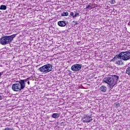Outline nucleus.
Here are the masks:
<instances>
[{
  "label": "nucleus",
  "mask_w": 130,
  "mask_h": 130,
  "mask_svg": "<svg viewBox=\"0 0 130 130\" xmlns=\"http://www.w3.org/2000/svg\"><path fill=\"white\" fill-rule=\"evenodd\" d=\"M18 35V34H13L11 36H4L0 38V43L2 45H7V44H11L12 41L14 40V38Z\"/></svg>",
  "instance_id": "obj_2"
},
{
  "label": "nucleus",
  "mask_w": 130,
  "mask_h": 130,
  "mask_svg": "<svg viewBox=\"0 0 130 130\" xmlns=\"http://www.w3.org/2000/svg\"><path fill=\"white\" fill-rule=\"evenodd\" d=\"M119 78V77L116 75L108 76L104 79V82L109 85L111 89H112L117 84Z\"/></svg>",
  "instance_id": "obj_1"
},
{
  "label": "nucleus",
  "mask_w": 130,
  "mask_h": 130,
  "mask_svg": "<svg viewBox=\"0 0 130 130\" xmlns=\"http://www.w3.org/2000/svg\"><path fill=\"white\" fill-rule=\"evenodd\" d=\"M24 86L20 81L17 82L16 83H14L12 86V89L15 92H20L22 90L24 89Z\"/></svg>",
  "instance_id": "obj_4"
},
{
  "label": "nucleus",
  "mask_w": 130,
  "mask_h": 130,
  "mask_svg": "<svg viewBox=\"0 0 130 130\" xmlns=\"http://www.w3.org/2000/svg\"><path fill=\"white\" fill-rule=\"evenodd\" d=\"M4 130H14L13 128L11 127H6Z\"/></svg>",
  "instance_id": "obj_18"
},
{
  "label": "nucleus",
  "mask_w": 130,
  "mask_h": 130,
  "mask_svg": "<svg viewBox=\"0 0 130 130\" xmlns=\"http://www.w3.org/2000/svg\"><path fill=\"white\" fill-rule=\"evenodd\" d=\"M39 71L40 72H42L43 73H45V74H47V73H49V72H51L52 71V66L50 64H47L40 67L39 69Z\"/></svg>",
  "instance_id": "obj_5"
},
{
  "label": "nucleus",
  "mask_w": 130,
  "mask_h": 130,
  "mask_svg": "<svg viewBox=\"0 0 130 130\" xmlns=\"http://www.w3.org/2000/svg\"><path fill=\"white\" fill-rule=\"evenodd\" d=\"M0 10H7V6L6 5H1L0 7Z\"/></svg>",
  "instance_id": "obj_13"
},
{
  "label": "nucleus",
  "mask_w": 130,
  "mask_h": 130,
  "mask_svg": "<svg viewBox=\"0 0 130 130\" xmlns=\"http://www.w3.org/2000/svg\"><path fill=\"white\" fill-rule=\"evenodd\" d=\"M52 117L53 118H58V117H59V114L57 113H54L52 115Z\"/></svg>",
  "instance_id": "obj_11"
},
{
  "label": "nucleus",
  "mask_w": 130,
  "mask_h": 130,
  "mask_svg": "<svg viewBox=\"0 0 130 130\" xmlns=\"http://www.w3.org/2000/svg\"><path fill=\"white\" fill-rule=\"evenodd\" d=\"M3 99V98L2 97V96L0 95V100H2Z\"/></svg>",
  "instance_id": "obj_24"
},
{
  "label": "nucleus",
  "mask_w": 130,
  "mask_h": 130,
  "mask_svg": "<svg viewBox=\"0 0 130 130\" xmlns=\"http://www.w3.org/2000/svg\"><path fill=\"white\" fill-rule=\"evenodd\" d=\"M100 90L103 93H105V92H106V91L107 90V87H106V86H105V85H103L101 86Z\"/></svg>",
  "instance_id": "obj_10"
},
{
  "label": "nucleus",
  "mask_w": 130,
  "mask_h": 130,
  "mask_svg": "<svg viewBox=\"0 0 130 130\" xmlns=\"http://www.w3.org/2000/svg\"><path fill=\"white\" fill-rule=\"evenodd\" d=\"M82 69V64H75L71 67V70L73 72H78Z\"/></svg>",
  "instance_id": "obj_6"
},
{
  "label": "nucleus",
  "mask_w": 130,
  "mask_h": 130,
  "mask_svg": "<svg viewBox=\"0 0 130 130\" xmlns=\"http://www.w3.org/2000/svg\"><path fill=\"white\" fill-rule=\"evenodd\" d=\"M2 77V73H0V78Z\"/></svg>",
  "instance_id": "obj_26"
},
{
  "label": "nucleus",
  "mask_w": 130,
  "mask_h": 130,
  "mask_svg": "<svg viewBox=\"0 0 130 130\" xmlns=\"http://www.w3.org/2000/svg\"><path fill=\"white\" fill-rule=\"evenodd\" d=\"M82 120L83 122H91L92 120H93V118H92V117L91 116H88L87 115H85L82 118Z\"/></svg>",
  "instance_id": "obj_7"
},
{
  "label": "nucleus",
  "mask_w": 130,
  "mask_h": 130,
  "mask_svg": "<svg viewBox=\"0 0 130 130\" xmlns=\"http://www.w3.org/2000/svg\"><path fill=\"white\" fill-rule=\"evenodd\" d=\"M75 15L73 16V19H75V18H77V17H79V16H80V13L77 12H75Z\"/></svg>",
  "instance_id": "obj_15"
},
{
  "label": "nucleus",
  "mask_w": 130,
  "mask_h": 130,
  "mask_svg": "<svg viewBox=\"0 0 130 130\" xmlns=\"http://www.w3.org/2000/svg\"><path fill=\"white\" fill-rule=\"evenodd\" d=\"M90 8H91V7H90V5H88V6L86 7V9H90Z\"/></svg>",
  "instance_id": "obj_22"
},
{
  "label": "nucleus",
  "mask_w": 130,
  "mask_h": 130,
  "mask_svg": "<svg viewBox=\"0 0 130 130\" xmlns=\"http://www.w3.org/2000/svg\"><path fill=\"white\" fill-rule=\"evenodd\" d=\"M118 59L123 60H128L130 59V50L128 51L121 52L117 55Z\"/></svg>",
  "instance_id": "obj_3"
},
{
  "label": "nucleus",
  "mask_w": 130,
  "mask_h": 130,
  "mask_svg": "<svg viewBox=\"0 0 130 130\" xmlns=\"http://www.w3.org/2000/svg\"><path fill=\"white\" fill-rule=\"evenodd\" d=\"M118 55H116V56L114 57L112 59V61H113L115 60V59H117V58H117V56H118Z\"/></svg>",
  "instance_id": "obj_20"
},
{
  "label": "nucleus",
  "mask_w": 130,
  "mask_h": 130,
  "mask_svg": "<svg viewBox=\"0 0 130 130\" xmlns=\"http://www.w3.org/2000/svg\"><path fill=\"white\" fill-rule=\"evenodd\" d=\"M74 12H70V16L73 17V18H74Z\"/></svg>",
  "instance_id": "obj_21"
},
{
  "label": "nucleus",
  "mask_w": 130,
  "mask_h": 130,
  "mask_svg": "<svg viewBox=\"0 0 130 130\" xmlns=\"http://www.w3.org/2000/svg\"><path fill=\"white\" fill-rule=\"evenodd\" d=\"M110 2L111 5H114L115 3V0H111Z\"/></svg>",
  "instance_id": "obj_17"
},
{
  "label": "nucleus",
  "mask_w": 130,
  "mask_h": 130,
  "mask_svg": "<svg viewBox=\"0 0 130 130\" xmlns=\"http://www.w3.org/2000/svg\"><path fill=\"white\" fill-rule=\"evenodd\" d=\"M69 72H70V73H69V75H71V74H72V71H69Z\"/></svg>",
  "instance_id": "obj_25"
},
{
  "label": "nucleus",
  "mask_w": 130,
  "mask_h": 130,
  "mask_svg": "<svg viewBox=\"0 0 130 130\" xmlns=\"http://www.w3.org/2000/svg\"><path fill=\"white\" fill-rule=\"evenodd\" d=\"M121 62H122V60H118L116 62V63L118 64V66H120V64H121Z\"/></svg>",
  "instance_id": "obj_16"
},
{
  "label": "nucleus",
  "mask_w": 130,
  "mask_h": 130,
  "mask_svg": "<svg viewBox=\"0 0 130 130\" xmlns=\"http://www.w3.org/2000/svg\"><path fill=\"white\" fill-rule=\"evenodd\" d=\"M58 25L60 27H66L67 23L66 22V21H60L58 22Z\"/></svg>",
  "instance_id": "obj_9"
},
{
  "label": "nucleus",
  "mask_w": 130,
  "mask_h": 130,
  "mask_svg": "<svg viewBox=\"0 0 130 130\" xmlns=\"http://www.w3.org/2000/svg\"><path fill=\"white\" fill-rule=\"evenodd\" d=\"M126 73L127 74L128 76H130V66L126 68Z\"/></svg>",
  "instance_id": "obj_14"
},
{
  "label": "nucleus",
  "mask_w": 130,
  "mask_h": 130,
  "mask_svg": "<svg viewBox=\"0 0 130 130\" xmlns=\"http://www.w3.org/2000/svg\"><path fill=\"white\" fill-rule=\"evenodd\" d=\"M27 84L28 85H30V81H29V80L27 81Z\"/></svg>",
  "instance_id": "obj_23"
},
{
  "label": "nucleus",
  "mask_w": 130,
  "mask_h": 130,
  "mask_svg": "<svg viewBox=\"0 0 130 130\" xmlns=\"http://www.w3.org/2000/svg\"><path fill=\"white\" fill-rule=\"evenodd\" d=\"M73 23H75L74 25H78L79 24V22L77 21H73Z\"/></svg>",
  "instance_id": "obj_19"
},
{
  "label": "nucleus",
  "mask_w": 130,
  "mask_h": 130,
  "mask_svg": "<svg viewBox=\"0 0 130 130\" xmlns=\"http://www.w3.org/2000/svg\"><path fill=\"white\" fill-rule=\"evenodd\" d=\"M61 16H62V17H67V16H69V13L68 12H64L61 14Z\"/></svg>",
  "instance_id": "obj_12"
},
{
  "label": "nucleus",
  "mask_w": 130,
  "mask_h": 130,
  "mask_svg": "<svg viewBox=\"0 0 130 130\" xmlns=\"http://www.w3.org/2000/svg\"><path fill=\"white\" fill-rule=\"evenodd\" d=\"M128 25L130 26V21L128 22Z\"/></svg>",
  "instance_id": "obj_27"
},
{
  "label": "nucleus",
  "mask_w": 130,
  "mask_h": 130,
  "mask_svg": "<svg viewBox=\"0 0 130 130\" xmlns=\"http://www.w3.org/2000/svg\"><path fill=\"white\" fill-rule=\"evenodd\" d=\"M28 80H30V78H27L24 80H19V81L20 82V83H21V84L24 87V88H25V87L26 86V84L25 83H26V82H28Z\"/></svg>",
  "instance_id": "obj_8"
}]
</instances>
